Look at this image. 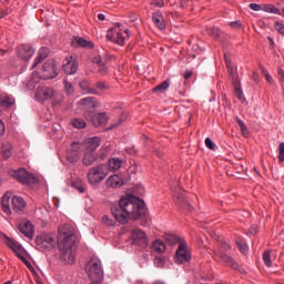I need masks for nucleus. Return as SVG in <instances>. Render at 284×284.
I'll list each match as a JSON object with an SVG mask.
<instances>
[{
    "instance_id": "8",
    "label": "nucleus",
    "mask_w": 284,
    "mask_h": 284,
    "mask_svg": "<svg viewBox=\"0 0 284 284\" xmlns=\"http://www.w3.org/2000/svg\"><path fill=\"white\" fill-rule=\"evenodd\" d=\"M36 245L40 252H50L54 247V234L42 233L36 237Z\"/></svg>"
},
{
    "instance_id": "21",
    "label": "nucleus",
    "mask_w": 284,
    "mask_h": 284,
    "mask_svg": "<svg viewBox=\"0 0 284 284\" xmlns=\"http://www.w3.org/2000/svg\"><path fill=\"white\" fill-rule=\"evenodd\" d=\"M101 145V138L93 136L84 140L82 146H84L85 152H94L97 148Z\"/></svg>"
},
{
    "instance_id": "14",
    "label": "nucleus",
    "mask_w": 284,
    "mask_h": 284,
    "mask_svg": "<svg viewBox=\"0 0 284 284\" xmlns=\"http://www.w3.org/2000/svg\"><path fill=\"white\" fill-rule=\"evenodd\" d=\"M42 77L44 80L55 79V77L59 75L57 72V62L54 60L50 59L47 60L42 67Z\"/></svg>"
},
{
    "instance_id": "51",
    "label": "nucleus",
    "mask_w": 284,
    "mask_h": 284,
    "mask_svg": "<svg viewBox=\"0 0 284 284\" xmlns=\"http://www.w3.org/2000/svg\"><path fill=\"white\" fill-rule=\"evenodd\" d=\"M248 8L254 12H261V10H263V7L258 3H250Z\"/></svg>"
},
{
    "instance_id": "61",
    "label": "nucleus",
    "mask_w": 284,
    "mask_h": 284,
    "mask_svg": "<svg viewBox=\"0 0 284 284\" xmlns=\"http://www.w3.org/2000/svg\"><path fill=\"white\" fill-rule=\"evenodd\" d=\"M264 77H265L267 83H274V79L272 78V75L270 73H264Z\"/></svg>"
},
{
    "instance_id": "41",
    "label": "nucleus",
    "mask_w": 284,
    "mask_h": 284,
    "mask_svg": "<svg viewBox=\"0 0 284 284\" xmlns=\"http://www.w3.org/2000/svg\"><path fill=\"white\" fill-rule=\"evenodd\" d=\"M165 241L169 243V245H176V243H179V236L174 234H168L165 235Z\"/></svg>"
},
{
    "instance_id": "43",
    "label": "nucleus",
    "mask_w": 284,
    "mask_h": 284,
    "mask_svg": "<svg viewBox=\"0 0 284 284\" xmlns=\"http://www.w3.org/2000/svg\"><path fill=\"white\" fill-rule=\"evenodd\" d=\"M51 99H53L52 105H61V102L63 101V94L54 92V95Z\"/></svg>"
},
{
    "instance_id": "31",
    "label": "nucleus",
    "mask_w": 284,
    "mask_h": 284,
    "mask_svg": "<svg viewBox=\"0 0 284 284\" xmlns=\"http://www.w3.org/2000/svg\"><path fill=\"white\" fill-rule=\"evenodd\" d=\"M262 10L268 12V14H282L281 9L274 4H263Z\"/></svg>"
},
{
    "instance_id": "12",
    "label": "nucleus",
    "mask_w": 284,
    "mask_h": 284,
    "mask_svg": "<svg viewBox=\"0 0 284 284\" xmlns=\"http://www.w3.org/2000/svg\"><path fill=\"white\" fill-rule=\"evenodd\" d=\"M82 143L72 142L71 149L67 150L65 159L69 163H77L81 159Z\"/></svg>"
},
{
    "instance_id": "26",
    "label": "nucleus",
    "mask_w": 284,
    "mask_h": 284,
    "mask_svg": "<svg viewBox=\"0 0 284 284\" xmlns=\"http://www.w3.org/2000/svg\"><path fill=\"white\" fill-rule=\"evenodd\" d=\"M48 54H50V50L45 47H42L39 50L37 58L34 59L32 68H37V65H39V63H41L42 61H45V59H48Z\"/></svg>"
},
{
    "instance_id": "23",
    "label": "nucleus",
    "mask_w": 284,
    "mask_h": 284,
    "mask_svg": "<svg viewBox=\"0 0 284 284\" xmlns=\"http://www.w3.org/2000/svg\"><path fill=\"white\" fill-rule=\"evenodd\" d=\"M87 121H91V123H92V125H94V128H101L103 125H108V114L106 113L95 114L93 112L92 118Z\"/></svg>"
},
{
    "instance_id": "35",
    "label": "nucleus",
    "mask_w": 284,
    "mask_h": 284,
    "mask_svg": "<svg viewBox=\"0 0 284 284\" xmlns=\"http://www.w3.org/2000/svg\"><path fill=\"white\" fill-rule=\"evenodd\" d=\"M236 123L239 124L243 136H250V130L247 129V125H245V122H243V120L240 118H236Z\"/></svg>"
},
{
    "instance_id": "16",
    "label": "nucleus",
    "mask_w": 284,
    "mask_h": 284,
    "mask_svg": "<svg viewBox=\"0 0 284 284\" xmlns=\"http://www.w3.org/2000/svg\"><path fill=\"white\" fill-rule=\"evenodd\" d=\"M131 239L133 241V245H139V247L148 246V235H145V232H143L141 229H135L132 232Z\"/></svg>"
},
{
    "instance_id": "1",
    "label": "nucleus",
    "mask_w": 284,
    "mask_h": 284,
    "mask_svg": "<svg viewBox=\"0 0 284 284\" xmlns=\"http://www.w3.org/2000/svg\"><path fill=\"white\" fill-rule=\"evenodd\" d=\"M111 212L118 223L125 225L128 217L132 221H139L141 216H145V203L134 195H129L122 197L119 201V207L113 206Z\"/></svg>"
},
{
    "instance_id": "25",
    "label": "nucleus",
    "mask_w": 284,
    "mask_h": 284,
    "mask_svg": "<svg viewBox=\"0 0 284 284\" xmlns=\"http://www.w3.org/2000/svg\"><path fill=\"white\" fill-rule=\"evenodd\" d=\"M152 21L158 30H165V18L161 11L152 13Z\"/></svg>"
},
{
    "instance_id": "6",
    "label": "nucleus",
    "mask_w": 284,
    "mask_h": 284,
    "mask_svg": "<svg viewBox=\"0 0 284 284\" xmlns=\"http://www.w3.org/2000/svg\"><path fill=\"white\" fill-rule=\"evenodd\" d=\"M87 274L91 281H102L103 268L101 267V260L93 257L87 265Z\"/></svg>"
},
{
    "instance_id": "13",
    "label": "nucleus",
    "mask_w": 284,
    "mask_h": 284,
    "mask_svg": "<svg viewBox=\"0 0 284 284\" xmlns=\"http://www.w3.org/2000/svg\"><path fill=\"white\" fill-rule=\"evenodd\" d=\"M54 97V89L50 87H38L36 90L34 98L38 100L40 103H45V101H50Z\"/></svg>"
},
{
    "instance_id": "49",
    "label": "nucleus",
    "mask_w": 284,
    "mask_h": 284,
    "mask_svg": "<svg viewBox=\"0 0 284 284\" xmlns=\"http://www.w3.org/2000/svg\"><path fill=\"white\" fill-rule=\"evenodd\" d=\"M151 6H154V8H163L165 0H151Z\"/></svg>"
},
{
    "instance_id": "52",
    "label": "nucleus",
    "mask_w": 284,
    "mask_h": 284,
    "mask_svg": "<svg viewBox=\"0 0 284 284\" xmlns=\"http://www.w3.org/2000/svg\"><path fill=\"white\" fill-rule=\"evenodd\" d=\"M204 143H205V145H206V148H207L209 150H215V148H216V144H214V143L212 142V139H210V138H206L205 141H204Z\"/></svg>"
},
{
    "instance_id": "64",
    "label": "nucleus",
    "mask_w": 284,
    "mask_h": 284,
    "mask_svg": "<svg viewBox=\"0 0 284 284\" xmlns=\"http://www.w3.org/2000/svg\"><path fill=\"white\" fill-rule=\"evenodd\" d=\"M190 77H192V72L186 71L185 74H184V79H190Z\"/></svg>"
},
{
    "instance_id": "44",
    "label": "nucleus",
    "mask_w": 284,
    "mask_h": 284,
    "mask_svg": "<svg viewBox=\"0 0 284 284\" xmlns=\"http://www.w3.org/2000/svg\"><path fill=\"white\" fill-rule=\"evenodd\" d=\"M209 34H211V37H214L215 39H219L221 37V29L212 27L209 29Z\"/></svg>"
},
{
    "instance_id": "10",
    "label": "nucleus",
    "mask_w": 284,
    "mask_h": 284,
    "mask_svg": "<svg viewBox=\"0 0 284 284\" xmlns=\"http://www.w3.org/2000/svg\"><path fill=\"white\" fill-rule=\"evenodd\" d=\"M227 73L230 79L232 80L235 97L239 99V101H245V94H243V89H241V80L239 79V72H236V69H233L232 65H229Z\"/></svg>"
},
{
    "instance_id": "53",
    "label": "nucleus",
    "mask_w": 284,
    "mask_h": 284,
    "mask_svg": "<svg viewBox=\"0 0 284 284\" xmlns=\"http://www.w3.org/2000/svg\"><path fill=\"white\" fill-rule=\"evenodd\" d=\"M277 79H278L281 85H283V83H284V70H283V68H280L278 71H277Z\"/></svg>"
},
{
    "instance_id": "28",
    "label": "nucleus",
    "mask_w": 284,
    "mask_h": 284,
    "mask_svg": "<svg viewBox=\"0 0 284 284\" xmlns=\"http://www.w3.org/2000/svg\"><path fill=\"white\" fill-rule=\"evenodd\" d=\"M80 89L84 94H99V91L94 88H90V82L88 80H82L80 82Z\"/></svg>"
},
{
    "instance_id": "3",
    "label": "nucleus",
    "mask_w": 284,
    "mask_h": 284,
    "mask_svg": "<svg viewBox=\"0 0 284 284\" xmlns=\"http://www.w3.org/2000/svg\"><path fill=\"white\" fill-rule=\"evenodd\" d=\"M10 199H12L11 207H10ZM1 207L4 214H12V212H14L16 214H21V212L26 210V200H23V197L18 195H14L12 197V193L7 192L1 199Z\"/></svg>"
},
{
    "instance_id": "55",
    "label": "nucleus",
    "mask_w": 284,
    "mask_h": 284,
    "mask_svg": "<svg viewBox=\"0 0 284 284\" xmlns=\"http://www.w3.org/2000/svg\"><path fill=\"white\" fill-rule=\"evenodd\" d=\"M99 72H100L102 75L108 74V67H105V62H103L102 64H99Z\"/></svg>"
},
{
    "instance_id": "38",
    "label": "nucleus",
    "mask_w": 284,
    "mask_h": 284,
    "mask_svg": "<svg viewBox=\"0 0 284 284\" xmlns=\"http://www.w3.org/2000/svg\"><path fill=\"white\" fill-rule=\"evenodd\" d=\"M170 88V80H165L162 83L158 84L154 89L153 92H165Z\"/></svg>"
},
{
    "instance_id": "33",
    "label": "nucleus",
    "mask_w": 284,
    "mask_h": 284,
    "mask_svg": "<svg viewBox=\"0 0 284 284\" xmlns=\"http://www.w3.org/2000/svg\"><path fill=\"white\" fill-rule=\"evenodd\" d=\"M39 81H41L39 73H32L27 85L30 90H32V88H34V85H37L39 83Z\"/></svg>"
},
{
    "instance_id": "20",
    "label": "nucleus",
    "mask_w": 284,
    "mask_h": 284,
    "mask_svg": "<svg viewBox=\"0 0 284 284\" xmlns=\"http://www.w3.org/2000/svg\"><path fill=\"white\" fill-rule=\"evenodd\" d=\"M34 54V49L30 44H20L18 47V57L23 61H29Z\"/></svg>"
},
{
    "instance_id": "2",
    "label": "nucleus",
    "mask_w": 284,
    "mask_h": 284,
    "mask_svg": "<svg viewBox=\"0 0 284 284\" xmlns=\"http://www.w3.org/2000/svg\"><path fill=\"white\" fill-rule=\"evenodd\" d=\"M74 231L72 230V226L69 224H62L59 227V236H58V246L60 250V260L63 261V263L72 265L74 263Z\"/></svg>"
},
{
    "instance_id": "19",
    "label": "nucleus",
    "mask_w": 284,
    "mask_h": 284,
    "mask_svg": "<svg viewBox=\"0 0 284 284\" xmlns=\"http://www.w3.org/2000/svg\"><path fill=\"white\" fill-rule=\"evenodd\" d=\"M63 70L65 74H74L79 70V62L72 55L65 58V63L63 64Z\"/></svg>"
},
{
    "instance_id": "9",
    "label": "nucleus",
    "mask_w": 284,
    "mask_h": 284,
    "mask_svg": "<svg viewBox=\"0 0 284 284\" xmlns=\"http://www.w3.org/2000/svg\"><path fill=\"white\" fill-rule=\"evenodd\" d=\"M190 261H192V253L187 248V243L182 241L175 252V263L178 265H185V263H190Z\"/></svg>"
},
{
    "instance_id": "59",
    "label": "nucleus",
    "mask_w": 284,
    "mask_h": 284,
    "mask_svg": "<svg viewBox=\"0 0 284 284\" xmlns=\"http://www.w3.org/2000/svg\"><path fill=\"white\" fill-rule=\"evenodd\" d=\"M230 26L232 28H234L235 30H239V28H241V21H233V22H230Z\"/></svg>"
},
{
    "instance_id": "45",
    "label": "nucleus",
    "mask_w": 284,
    "mask_h": 284,
    "mask_svg": "<svg viewBox=\"0 0 284 284\" xmlns=\"http://www.w3.org/2000/svg\"><path fill=\"white\" fill-rule=\"evenodd\" d=\"M236 245L242 254H247V244L243 243L242 241H237Z\"/></svg>"
},
{
    "instance_id": "56",
    "label": "nucleus",
    "mask_w": 284,
    "mask_h": 284,
    "mask_svg": "<svg viewBox=\"0 0 284 284\" xmlns=\"http://www.w3.org/2000/svg\"><path fill=\"white\" fill-rule=\"evenodd\" d=\"M19 260L22 261V263H24L29 270H32V264L26 258V256L20 255Z\"/></svg>"
},
{
    "instance_id": "54",
    "label": "nucleus",
    "mask_w": 284,
    "mask_h": 284,
    "mask_svg": "<svg viewBox=\"0 0 284 284\" xmlns=\"http://www.w3.org/2000/svg\"><path fill=\"white\" fill-rule=\"evenodd\" d=\"M95 88H98V90H109L110 89V87L108 84H105V82H97Z\"/></svg>"
},
{
    "instance_id": "50",
    "label": "nucleus",
    "mask_w": 284,
    "mask_h": 284,
    "mask_svg": "<svg viewBox=\"0 0 284 284\" xmlns=\"http://www.w3.org/2000/svg\"><path fill=\"white\" fill-rule=\"evenodd\" d=\"M217 250H221V252H230L232 250V246L226 242H222Z\"/></svg>"
},
{
    "instance_id": "17",
    "label": "nucleus",
    "mask_w": 284,
    "mask_h": 284,
    "mask_svg": "<svg viewBox=\"0 0 284 284\" xmlns=\"http://www.w3.org/2000/svg\"><path fill=\"white\" fill-rule=\"evenodd\" d=\"M9 174L12 176V179H16V181L22 183V185L30 184V175L26 169L11 170L9 171Z\"/></svg>"
},
{
    "instance_id": "57",
    "label": "nucleus",
    "mask_w": 284,
    "mask_h": 284,
    "mask_svg": "<svg viewBox=\"0 0 284 284\" xmlns=\"http://www.w3.org/2000/svg\"><path fill=\"white\" fill-rule=\"evenodd\" d=\"M10 12H12V10H10V9H2L0 11V19H4V17H8V14H10Z\"/></svg>"
},
{
    "instance_id": "46",
    "label": "nucleus",
    "mask_w": 284,
    "mask_h": 284,
    "mask_svg": "<svg viewBox=\"0 0 284 284\" xmlns=\"http://www.w3.org/2000/svg\"><path fill=\"white\" fill-rule=\"evenodd\" d=\"M63 84H64V90L67 91L68 94H72V92H74V88L72 87V83L64 80Z\"/></svg>"
},
{
    "instance_id": "48",
    "label": "nucleus",
    "mask_w": 284,
    "mask_h": 284,
    "mask_svg": "<svg viewBox=\"0 0 284 284\" xmlns=\"http://www.w3.org/2000/svg\"><path fill=\"white\" fill-rule=\"evenodd\" d=\"M274 28H275V30H277V32L280 34H282L284 37V26H283V23H281L278 21H275L274 22Z\"/></svg>"
},
{
    "instance_id": "4",
    "label": "nucleus",
    "mask_w": 284,
    "mask_h": 284,
    "mask_svg": "<svg viewBox=\"0 0 284 284\" xmlns=\"http://www.w3.org/2000/svg\"><path fill=\"white\" fill-rule=\"evenodd\" d=\"M130 38L128 29H122L121 24H115L113 28L109 29L106 32L108 41L116 43L118 45H125V39Z\"/></svg>"
},
{
    "instance_id": "15",
    "label": "nucleus",
    "mask_w": 284,
    "mask_h": 284,
    "mask_svg": "<svg viewBox=\"0 0 284 284\" xmlns=\"http://www.w3.org/2000/svg\"><path fill=\"white\" fill-rule=\"evenodd\" d=\"M214 256L221 258L222 263H224V265H226L227 267H232V270H241V267L239 266V262H235V260L232 258V256L225 254V252L216 250L214 251Z\"/></svg>"
},
{
    "instance_id": "7",
    "label": "nucleus",
    "mask_w": 284,
    "mask_h": 284,
    "mask_svg": "<svg viewBox=\"0 0 284 284\" xmlns=\"http://www.w3.org/2000/svg\"><path fill=\"white\" fill-rule=\"evenodd\" d=\"M105 176H108V170L104 164L91 168L88 173V180L91 185H97L105 181Z\"/></svg>"
},
{
    "instance_id": "5",
    "label": "nucleus",
    "mask_w": 284,
    "mask_h": 284,
    "mask_svg": "<svg viewBox=\"0 0 284 284\" xmlns=\"http://www.w3.org/2000/svg\"><path fill=\"white\" fill-rule=\"evenodd\" d=\"M78 105L81 108V110L84 111L83 116L85 120L92 119V113L97 110L99 106V101L94 97H87L81 99L78 102Z\"/></svg>"
},
{
    "instance_id": "62",
    "label": "nucleus",
    "mask_w": 284,
    "mask_h": 284,
    "mask_svg": "<svg viewBox=\"0 0 284 284\" xmlns=\"http://www.w3.org/2000/svg\"><path fill=\"white\" fill-rule=\"evenodd\" d=\"M154 263L158 265V267H161L163 265V260L161 257H156Z\"/></svg>"
},
{
    "instance_id": "58",
    "label": "nucleus",
    "mask_w": 284,
    "mask_h": 284,
    "mask_svg": "<svg viewBox=\"0 0 284 284\" xmlns=\"http://www.w3.org/2000/svg\"><path fill=\"white\" fill-rule=\"evenodd\" d=\"M6 134V124H3V120H0V136Z\"/></svg>"
},
{
    "instance_id": "40",
    "label": "nucleus",
    "mask_w": 284,
    "mask_h": 284,
    "mask_svg": "<svg viewBox=\"0 0 284 284\" xmlns=\"http://www.w3.org/2000/svg\"><path fill=\"white\" fill-rule=\"evenodd\" d=\"M102 223L103 225H106V227H114V225H116V222L108 215L102 216Z\"/></svg>"
},
{
    "instance_id": "47",
    "label": "nucleus",
    "mask_w": 284,
    "mask_h": 284,
    "mask_svg": "<svg viewBox=\"0 0 284 284\" xmlns=\"http://www.w3.org/2000/svg\"><path fill=\"white\" fill-rule=\"evenodd\" d=\"M278 151H280L278 161L281 163H284V142L280 143Z\"/></svg>"
},
{
    "instance_id": "22",
    "label": "nucleus",
    "mask_w": 284,
    "mask_h": 284,
    "mask_svg": "<svg viewBox=\"0 0 284 284\" xmlns=\"http://www.w3.org/2000/svg\"><path fill=\"white\" fill-rule=\"evenodd\" d=\"M18 230L21 232V234L27 236V239H32L34 236V226L30 221L21 222L18 225Z\"/></svg>"
},
{
    "instance_id": "30",
    "label": "nucleus",
    "mask_w": 284,
    "mask_h": 284,
    "mask_svg": "<svg viewBox=\"0 0 284 284\" xmlns=\"http://www.w3.org/2000/svg\"><path fill=\"white\" fill-rule=\"evenodd\" d=\"M123 161H121V159L119 158H113L109 160V170H111V172H116V170H121V165H122Z\"/></svg>"
},
{
    "instance_id": "27",
    "label": "nucleus",
    "mask_w": 284,
    "mask_h": 284,
    "mask_svg": "<svg viewBox=\"0 0 284 284\" xmlns=\"http://www.w3.org/2000/svg\"><path fill=\"white\" fill-rule=\"evenodd\" d=\"M106 187H121L123 180L119 175H111L105 181Z\"/></svg>"
},
{
    "instance_id": "39",
    "label": "nucleus",
    "mask_w": 284,
    "mask_h": 284,
    "mask_svg": "<svg viewBox=\"0 0 284 284\" xmlns=\"http://www.w3.org/2000/svg\"><path fill=\"white\" fill-rule=\"evenodd\" d=\"M73 128H77L78 130H83L85 128L87 123L83 121V119H73L72 120Z\"/></svg>"
},
{
    "instance_id": "36",
    "label": "nucleus",
    "mask_w": 284,
    "mask_h": 284,
    "mask_svg": "<svg viewBox=\"0 0 284 284\" xmlns=\"http://www.w3.org/2000/svg\"><path fill=\"white\" fill-rule=\"evenodd\" d=\"M0 105L8 110V109H10L11 105H14V100H13V98H10V97L0 99Z\"/></svg>"
},
{
    "instance_id": "63",
    "label": "nucleus",
    "mask_w": 284,
    "mask_h": 284,
    "mask_svg": "<svg viewBox=\"0 0 284 284\" xmlns=\"http://www.w3.org/2000/svg\"><path fill=\"white\" fill-rule=\"evenodd\" d=\"M252 80L254 81V83H258V73L257 72H253Z\"/></svg>"
},
{
    "instance_id": "60",
    "label": "nucleus",
    "mask_w": 284,
    "mask_h": 284,
    "mask_svg": "<svg viewBox=\"0 0 284 284\" xmlns=\"http://www.w3.org/2000/svg\"><path fill=\"white\" fill-rule=\"evenodd\" d=\"M93 63H97V65H101L103 63V60H101V55L94 57Z\"/></svg>"
},
{
    "instance_id": "11",
    "label": "nucleus",
    "mask_w": 284,
    "mask_h": 284,
    "mask_svg": "<svg viewBox=\"0 0 284 284\" xmlns=\"http://www.w3.org/2000/svg\"><path fill=\"white\" fill-rule=\"evenodd\" d=\"M173 201L175 205H179L182 210H187V212H192L194 207L187 202L185 199V191L183 189H176L173 191Z\"/></svg>"
},
{
    "instance_id": "37",
    "label": "nucleus",
    "mask_w": 284,
    "mask_h": 284,
    "mask_svg": "<svg viewBox=\"0 0 284 284\" xmlns=\"http://www.w3.org/2000/svg\"><path fill=\"white\" fill-rule=\"evenodd\" d=\"M99 159L102 161L105 160L106 156H110V146L109 145H103L99 153H98Z\"/></svg>"
},
{
    "instance_id": "24",
    "label": "nucleus",
    "mask_w": 284,
    "mask_h": 284,
    "mask_svg": "<svg viewBox=\"0 0 284 284\" xmlns=\"http://www.w3.org/2000/svg\"><path fill=\"white\" fill-rule=\"evenodd\" d=\"M72 45L74 48H87L88 50H92V48H94V42L85 40V38L73 37Z\"/></svg>"
},
{
    "instance_id": "29",
    "label": "nucleus",
    "mask_w": 284,
    "mask_h": 284,
    "mask_svg": "<svg viewBox=\"0 0 284 284\" xmlns=\"http://www.w3.org/2000/svg\"><path fill=\"white\" fill-rule=\"evenodd\" d=\"M97 161V153L91 151H85L82 163L83 165L90 166Z\"/></svg>"
},
{
    "instance_id": "32",
    "label": "nucleus",
    "mask_w": 284,
    "mask_h": 284,
    "mask_svg": "<svg viewBox=\"0 0 284 284\" xmlns=\"http://www.w3.org/2000/svg\"><path fill=\"white\" fill-rule=\"evenodd\" d=\"M2 156L4 159H10L12 156V144L9 142H6L2 144Z\"/></svg>"
},
{
    "instance_id": "18",
    "label": "nucleus",
    "mask_w": 284,
    "mask_h": 284,
    "mask_svg": "<svg viewBox=\"0 0 284 284\" xmlns=\"http://www.w3.org/2000/svg\"><path fill=\"white\" fill-rule=\"evenodd\" d=\"M2 240L3 243H6V245L9 246L10 250H12V252H14L18 258L23 255V246H21L19 242L8 237V235H2Z\"/></svg>"
},
{
    "instance_id": "42",
    "label": "nucleus",
    "mask_w": 284,
    "mask_h": 284,
    "mask_svg": "<svg viewBox=\"0 0 284 284\" xmlns=\"http://www.w3.org/2000/svg\"><path fill=\"white\" fill-rule=\"evenodd\" d=\"M270 254H271L270 251H265L263 253V261H264L266 267H272V257Z\"/></svg>"
},
{
    "instance_id": "34",
    "label": "nucleus",
    "mask_w": 284,
    "mask_h": 284,
    "mask_svg": "<svg viewBox=\"0 0 284 284\" xmlns=\"http://www.w3.org/2000/svg\"><path fill=\"white\" fill-rule=\"evenodd\" d=\"M153 250L159 254H163V252H165V243H163L161 240L155 241L153 243Z\"/></svg>"
}]
</instances>
